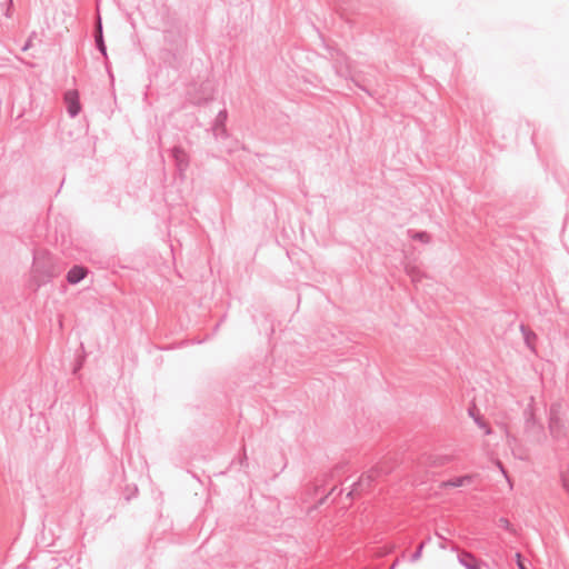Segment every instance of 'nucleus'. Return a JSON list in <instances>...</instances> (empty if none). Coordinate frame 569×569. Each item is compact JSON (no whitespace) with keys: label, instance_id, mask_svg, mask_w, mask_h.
Wrapping results in <instances>:
<instances>
[{"label":"nucleus","instance_id":"obj_1","mask_svg":"<svg viewBox=\"0 0 569 569\" xmlns=\"http://www.w3.org/2000/svg\"><path fill=\"white\" fill-rule=\"evenodd\" d=\"M66 103L68 106V112L70 116L74 117L81 110V106L79 102V93L76 90H70L64 96Z\"/></svg>","mask_w":569,"mask_h":569},{"label":"nucleus","instance_id":"obj_2","mask_svg":"<svg viewBox=\"0 0 569 569\" xmlns=\"http://www.w3.org/2000/svg\"><path fill=\"white\" fill-rule=\"evenodd\" d=\"M87 274V269L80 266L71 268L67 274V279L70 283H77L82 280Z\"/></svg>","mask_w":569,"mask_h":569},{"label":"nucleus","instance_id":"obj_3","mask_svg":"<svg viewBox=\"0 0 569 569\" xmlns=\"http://www.w3.org/2000/svg\"><path fill=\"white\" fill-rule=\"evenodd\" d=\"M471 483H472V476L465 475V476L457 477V478L446 481L443 483V486L458 488V487H467V486H470Z\"/></svg>","mask_w":569,"mask_h":569},{"label":"nucleus","instance_id":"obj_4","mask_svg":"<svg viewBox=\"0 0 569 569\" xmlns=\"http://www.w3.org/2000/svg\"><path fill=\"white\" fill-rule=\"evenodd\" d=\"M98 29H99V33H101V24L100 23L98 26ZM98 41H99L100 50L104 53V46H103L102 40H101V34H99Z\"/></svg>","mask_w":569,"mask_h":569},{"label":"nucleus","instance_id":"obj_5","mask_svg":"<svg viewBox=\"0 0 569 569\" xmlns=\"http://www.w3.org/2000/svg\"><path fill=\"white\" fill-rule=\"evenodd\" d=\"M517 557H518V566H519V568H520V569H527V568L525 567V565L522 563L521 559H520V555H518Z\"/></svg>","mask_w":569,"mask_h":569},{"label":"nucleus","instance_id":"obj_6","mask_svg":"<svg viewBox=\"0 0 569 569\" xmlns=\"http://www.w3.org/2000/svg\"><path fill=\"white\" fill-rule=\"evenodd\" d=\"M565 488H566V490H567V491H568V493H569V485H565Z\"/></svg>","mask_w":569,"mask_h":569},{"label":"nucleus","instance_id":"obj_7","mask_svg":"<svg viewBox=\"0 0 569 569\" xmlns=\"http://www.w3.org/2000/svg\"><path fill=\"white\" fill-rule=\"evenodd\" d=\"M472 569H478L477 567L472 568Z\"/></svg>","mask_w":569,"mask_h":569}]
</instances>
